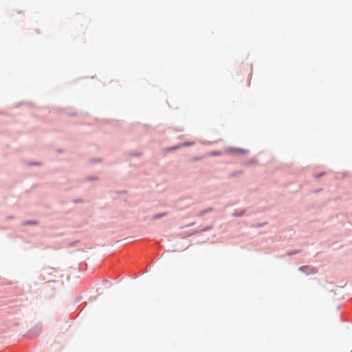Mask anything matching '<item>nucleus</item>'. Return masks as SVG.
<instances>
[{"mask_svg":"<svg viewBox=\"0 0 352 352\" xmlns=\"http://www.w3.org/2000/svg\"><path fill=\"white\" fill-rule=\"evenodd\" d=\"M227 152L231 154H242L245 153L243 150L236 148H228Z\"/></svg>","mask_w":352,"mask_h":352,"instance_id":"obj_1","label":"nucleus"},{"mask_svg":"<svg viewBox=\"0 0 352 352\" xmlns=\"http://www.w3.org/2000/svg\"><path fill=\"white\" fill-rule=\"evenodd\" d=\"M299 270L302 271L306 274L315 272L314 269L312 267H310L309 266H301V267H300Z\"/></svg>","mask_w":352,"mask_h":352,"instance_id":"obj_2","label":"nucleus"},{"mask_svg":"<svg viewBox=\"0 0 352 352\" xmlns=\"http://www.w3.org/2000/svg\"><path fill=\"white\" fill-rule=\"evenodd\" d=\"M164 214H157L154 217V219H157V218H160L161 217H162Z\"/></svg>","mask_w":352,"mask_h":352,"instance_id":"obj_3","label":"nucleus"}]
</instances>
